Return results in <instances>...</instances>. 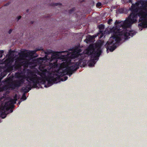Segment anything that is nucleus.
Instances as JSON below:
<instances>
[{"label":"nucleus","instance_id":"nucleus-33","mask_svg":"<svg viewBox=\"0 0 147 147\" xmlns=\"http://www.w3.org/2000/svg\"><path fill=\"white\" fill-rule=\"evenodd\" d=\"M21 103V102H19L18 103V105H19L20 103Z\"/></svg>","mask_w":147,"mask_h":147},{"label":"nucleus","instance_id":"nucleus-17","mask_svg":"<svg viewBox=\"0 0 147 147\" xmlns=\"http://www.w3.org/2000/svg\"><path fill=\"white\" fill-rule=\"evenodd\" d=\"M9 85H5L3 87V89L4 91H6L9 88Z\"/></svg>","mask_w":147,"mask_h":147},{"label":"nucleus","instance_id":"nucleus-36","mask_svg":"<svg viewBox=\"0 0 147 147\" xmlns=\"http://www.w3.org/2000/svg\"><path fill=\"white\" fill-rule=\"evenodd\" d=\"M68 51H71V49H69Z\"/></svg>","mask_w":147,"mask_h":147},{"label":"nucleus","instance_id":"nucleus-10","mask_svg":"<svg viewBox=\"0 0 147 147\" xmlns=\"http://www.w3.org/2000/svg\"><path fill=\"white\" fill-rule=\"evenodd\" d=\"M98 27L99 30V32L97 33V36H98L100 34H101L100 38H101L103 37L104 34L103 30L105 29V26L103 24H100L98 26Z\"/></svg>","mask_w":147,"mask_h":147},{"label":"nucleus","instance_id":"nucleus-35","mask_svg":"<svg viewBox=\"0 0 147 147\" xmlns=\"http://www.w3.org/2000/svg\"><path fill=\"white\" fill-rule=\"evenodd\" d=\"M10 112L11 113L13 111V110L11 109L10 110Z\"/></svg>","mask_w":147,"mask_h":147},{"label":"nucleus","instance_id":"nucleus-19","mask_svg":"<svg viewBox=\"0 0 147 147\" xmlns=\"http://www.w3.org/2000/svg\"><path fill=\"white\" fill-rule=\"evenodd\" d=\"M16 100L14 99H11L9 101L11 103H12L13 105H14V104L16 103Z\"/></svg>","mask_w":147,"mask_h":147},{"label":"nucleus","instance_id":"nucleus-1","mask_svg":"<svg viewBox=\"0 0 147 147\" xmlns=\"http://www.w3.org/2000/svg\"><path fill=\"white\" fill-rule=\"evenodd\" d=\"M73 49L74 51L73 53L67 51L53 52L52 56V59H58L63 61L61 65L66 69L63 70L60 76L55 74L45 78L47 83V85H45V87H48L53 84L57 83L59 80L62 81L66 80L68 78L67 77L63 76L67 74L70 76L74 71L79 68L82 61V59L80 58L82 54L80 53L82 50L80 47L76 46L74 47Z\"/></svg>","mask_w":147,"mask_h":147},{"label":"nucleus","instance_id":"nucleus-22","mask_svg":"<svg viewBox=\"0 0 147 147\" xmlns=\"http://www.w3.org/2000/svg\"><path fill=\"white\" fill-rule=\"evenodd\" d=\"M20 75V74L19 73H16L15 74V76L17 78H18L19 77Z\"/></svg>","mask_w":147,"mask_h":147},{"label":"nucleus","instance_id":"nucleus-37","mask_svg":"<svg viewBox=\"0 0 147 147\" xmlns=\"http://www.w3.org/2000/svg\"><path fill=\"white\" fill-rule=\"evenodd\" d=\"M0 117H1V118L3 119V118H2V117L1 116V115H0ZM1 120H0V123L1 122Z\"/></svg>","mask_w":147,"mask_h":147},{"label":"nucleus","instance_id":"nucleus-5","mask_svg":"<svg viewBox=\"0 0 147 147\" xmlns=\"http://www.w3.org/2000/svg\"><path fill=\"white\" fill-rule=\"evenodd\" d=\"M102 53L100 48L97 49L95 51V48L93 44L90 45L86 50V53L90 55L91 59L89 62L88 65L90 67L93 66L96 63V60H98V57Z\"/></svg>","mask_w":147,"mask_h":147},{"label":"nucleus","instance_id":"nucleus-7","mask_svg":"<svg viewBox=\"0 0 147 147\" xmlns=\"http://www.w3.org/2000/svg\"><path fill=\"white\" fill-rule=\"evenodd\" d=\"M42 49L36 48L35 50L30 51L27 53L22 51L19 54V56L18 58V59L20 61H23L26 57H29L31 59L37 51L41 50Z\"/></svg>","mask_w":147,"mask_h":147},{"label":"nucleus","instance_id":"nucleus-18","mask_svg":"<svg viewBox=\"0 0 147 147\" xmlns=\"http://www.w3.org/2000/svg\"><path fill=\"white\" fill-rule=\"evenodd\" d=\"M75 8H73L69 10V13L70 14L71 13L74 11H75Z\"/></svg>","mask_w":147,"mask_h":147},{"label":"nucleus","instance_id":"nucleus-29","mask_svg":"<svg viewBox=\"0 0 147 147\" xmlns=\"http://www.w3.org/2000/svg\"><path fill=\"white\" fill-rule=\"evenodd\" d=\"M9 3H7L4 5V6H7L8 5H9Z\"/></svg>","mask_w":147,"mask_h":147},{"label":"nucleus","instance_id":"nucleus-31","mask_svg":"<svg viewBox=\"0 0 147 147\" xmlns=\"http://www.w3.org/2000/svg\"><path fill=\"white\" fill-rule=\"evenodd\" d=\"M123 11V10L122 9H120L119 10V11L120 12H122V11Z\"/></svg>","mask_w":147,"mask_h":147},{"label":"nucleus","instance_id":"nucleus-34","mask_svg":"<svg viewBox=\"0 0 147 147\" xmlns=\"http://www.w3.org/2000/svg\"><path fill=\"white\" fill-rule=\"evenodd\" d=\"M34 21H32L31 22V24H33L34 23Z\"/></svg>","mask_w":147,"mask_h":147},{"label":"nucleus","instance_id":"nucleus-20","mask_svg":"<svg viewBox=\"0 0 147 147\" xmlns=\"http://www.w3.org/2000/svg\"><path fill=\"white\" fill-rule=\"evenodd\" d=\"M26 98L25 94V93L23 94L22 97V99H23L24 100H25Z\"/></svg>","mask_w":147,"mask_h":147},{"label":"nucleus","instance_id":"nucleus-12","mask_svg":"<svg viewBox=\"0 0 147 147\" xmlns=\"http://www.w3.org/2000/svg\"><path fill=\"white\" fill-rule=\"evenodd\" d=\"M140 4L142 5V9L145 10L147 7V1L141 0Z\"/></svg>","mask_w":147,"mask_h":147},{"label":"nucleus","instance_id":"nucleus-13","mask_svg":"<svg viewBox=\"0 0 147 147\" xmlns=\"http://www.w3.org/2000/svg\"><path fill=\"white\" fill-rule=\"evenodd\" d=\"M40 71L41 72L39 74L41 77H46V73L47 72V70L46 69H41Z\"/></svg>","mask_w":147,"mask_h":147},{"label":"nucleus","instance_id":"nucleus-9","mask_svg":"<svg viewBox=\"0 0 147 147\" xmlns=\"http://www.w3.org/2000/svg\"><path fill=\"white\" fill-rule=\"evenodd\" d=\"M6 68L1 73L0 76V83L1 82V80L9 72L11 71V69L12 67H9L8 65H7V64L5 65Z\"/></svg>","mask_w":147,"mask_h":147},{"label":"nucleus","instance_id":"nucleus-28","mask_svg":"<svg viewBox=\"0 0 147 147\" xmlns=\"http://www.w3.org/2000/svg\"><path fill=\"white\" fill-rule=\"evenodd\" d=\"M21 18V16H18V18H17L18 20V21Z\"/></svg>","mask_w":147,"mask_h":147},{"label":"nucleus","instance_id":"nucleus-15","mask_svg":"<svg viewBox=\"0 0 147 147\" xmlns=\"http://www.w3.org/2000/svg\"><path fill=\"white\" fill-rule=\"evenodd\" d=\"M62 5V4L59 3H53L51 4V5L52 6H57L58 5L61 6Z\"/></svg>","mask_w":147,"mask_h":147},{"label":"nucleus","instance_id":"nucleus-24","mask_svg":"<svg viewBox=\"0 0 147 147\" xmlns=\"http://www.w3.org/2000/svg\"><path fill=\"white\" fill-rule=\"evenodd\" d=\"M101 3L100 2L98 3L96 5V6H98V7H100L101 6Z\"/></svg>","mask_w":147,"mask_h":147},{"label":"nucleus","instance_id":"nucleus-4","mask_svg":"<svg viewBox=\"0 0 147 147\" xmlns=\"http://www.w3.org/2000/svg\"><path fill=\"white\" fill-rule=\"evenodd\" d=\"M26 80L27 82L25 83V88H22V91L25 94L28 92L32 88L31 82L33 83V86L34 88L37 87V85L39 83V81L42 79L40 77H39L34 72H31L27 77Z\"/></svg>","mask_w":147,"mask_h":147},{"label":"nucleus","instance_id":"nucleus-16","mask_svg":"<svg viewBox=\"0 0 147 147\" xmlns=\"http://www.w3.org/2000/svg\"><path fill=\"white\" fill-rule=\"evenodd\" d=\"M96 36H90L88 38L89 39V41H91L92 40H93L95 38Z\"/></svg>","mask_w":147,"mask_h":147},{"label":"nucleus","instance_id":"nucleus-8","mask_svg":"<svg viewBox=\"0 0 147 147\" xmlns=\"http://www.w3.org/2000/svg\"><path fill=\"white\" fill-rule=\"evenodd\" d=\"M14 107L12 103L9 101L6 102L5 105L0 108V115L2 118H5L6 117L7 114L5 113V110H9L10 109H12Z\"/></svg>","mask_w":147,"mask_h":147},{"label":"nucleus","instance_id":"nucleus-30","mask_svg":"<svg viewBox=\"0 0 147 147\" xmlns=\"http://www.w3.org/2000/svg\"><path fill=\"white\" fill-rule=\"evenodd\" d=\"M128 2L129 3H132V0H128Z\"/></svg>","mask_w":147,"mask_h":147},{"label":"nucleus","instance_id":"nucleus-2","mask_svg":"<svg viewBox=\"0 0 147 147\" xmlns=\"http://www.w3.org/2000/svg\"><path fill=\"white\" fill-rule=\"evenodd\" d=\"M129 20V16L124 22H120L118 20L115 21V24L116 26L110 30V32L112 33V37L113 40H109L105 45L107 51L108 50L111 52H113L115 50L117 47V45H118L121 40L122 38L126 40L130 38L129 36L132 37L136 34L135 31L127 30V28L130 27L132 24L128 26L126 22L125 23L126 20Z\"/></svg>","mask_w":147,"mask_h":147},{"label":"nucleus","instance_id":"nucleus-32","mask_svg":"<svg viewBox=\"0 0 147 147\" xmlns=\"http://www.w3.org/2000/svg\"><path fill=\"white\" fill-rule=\"evenodd\" d=\"M52 52H53V51H51V52L48 51V52H47L48 53H47V54H49V53H51Z\"/></svg>","mask_w":147,"mask_h":147},{"label":"nucleus","instance_id":"nucleus-39","mask_svg":"<svg viewBox=\"0 0 147 147\" xmlns=\"http://www.w3.org/2000/svg\"><path fill=\"white\" fill-rule=\"evenodd\" d=\"M29 11V10L28 9H27V12H28Z\"/></svg>","mask_w":147,"mask_h":147},{"label":"nucleus","instance_id":"nucleus-23","mask_svg":"<svg viewBox=\"0 0 147 147\" xmlns=\"http://www.w3.org/2000/svg\"><path fill=\"white\" fill-rule=\"evenodd\" d=\"M113 21L111 19H109V20L108 21L107 23L108 24L110 25L111 24V22H112Z\"/></svg>","mask_w":147,"mask_h":147},{"label":"nucleus","instance_id":"nucleus-27","mask_svg":"<svg viewBox=\"0 0 147 147\" xmlns=\"http://www.w3.org/2000/svg\"><path fill=\"white\" fill-rule=\"evenodd\" d=\"M12 32V30L11 29H10L9 30V32H8V33L9 34H10L11 33V32Z\"/></svg>","mask_w":147,"mask_h":147},{"label":"nucleus","instance_id":"nucleus-3","mask_svg":"<svg viewBox=\"0 0 147 147\" xmlns=\"http://www.w3.org/2000/svg\"><path fill=\"white\" fill-rule=\"evenodd\" d=\"M141 0H139L136 4H132L130 10L131 13L129 16V20H126L125 23L127 24V26H129L137 21V18L138 16L140 18L139 21L141 22L138 24V26L140 28H144L147 27V12L144 11L141 7L138 6L140 4Z\"/></svg>","mask_w":147,"mask_h":147},{"label":"nucleus","instance_id":"nucleus-25","mask_svg":"<svg viewBox=\"0 0 147 147\" xmlns=\"http://www.w3.org/2000/svg\"><path fill=\"white\" fill-rule=\"evenodd\" d=\"M14 52L13 51H11V50H10L9 53V54L11 55L12 53H14Z\"/></svg>","mask_w":147,"mask_h":147},{"label":"nucleus","instance_id":"nucleus-26","mask_svg":"<svg viewBox=\"0 0 147 147\" xmlns=\"http://www.w3.org/2000/svg\"><path fill=\"white\" fill-rule=\"evenodd\" d=\"M3 91H4V90L3 89V87H0V92H3Z\"/></svg>","mask_w":147,"mask_h":147},{"label":"nucleus","instance_id":"nucleus-38","mask_svg":"<svg viewBox=\"0 0 147 147\" xmlns=\"http://www.w3.org/2000/svg\"><path fill=\"white\" fill-rule=\"evenodd\" d=\"M45 81L44 80L43 81V83H44H44H45Z\"/></svg>","mask_w":147,"mask_h":147},{"label":"nucleus","instance_id":"nucleus-21","mask_svg":"<svg viewBox=\"0 0 147 147\" xmlns=\"http://www.w3.org/2000/svg\"><path fill=\"white\" fill-rule=\"evenodd\" d=\"M4 52V51L3 50H0V58L2 57Z\"/></svg>","mask_w":147,"mask_h":147},{"label":"nucleus","instance_id":"nucleus-11","mask_svg":"<svg viewBox=\"0 0 147 147\" xmlns=\"http://www.w3.org/2000/svg\"><path fill=\"white\" fill-rule=\"evenodd\" d=\"M24 82V79L22 78L15 81L14 83L16 87H19L22 85Z\"/></svg>","mask_w":147,"mask_h":147},{"label":"nucleus","instance_id":"nucleus-14","mask_svg":"<svg viewBox=\"0 0 147 147\" xmlns=\"http://www.w3.org/2000/svg\"><path fill=\"white\" fill-rule=\"evenodd\" d=\"M9 88H10L12 89H14L16 88L14 83H12L10 84H9Z\"/></svg>","mask_w":147,"mask_h":147},{"label":"nucleus","instance_id":"nucleus-6","mask_svg":"<svg viewBox=\"0 0 147 147\" xmlns=\"http://www.w3.org/2000/svg\"><path fill=\"white\" fill-rule=\"evenodd\" d=\"M18 57L17 58V60L15 61V64L14 65H11L9 63L7 64V65L12 67L11 71L19 69L20 68L21 66L24 65H28L29 64V60L21 61H20L18 59Z\"/></svg>","mask_w":147,"mask_h":147}]
</instances>
